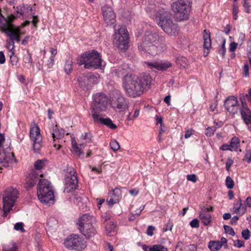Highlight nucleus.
Here are the masks:
<instances>
[{
  "label": "nucleus",
  "mask_w": 251,
  "mask_h": 251,
  "mask_svg": "<svg viewBox=\"0 0 251 251\" xmlns=\"http://www.w3.org/2000/svg\"><path fill=\"white\" fill-rule=\"evenodd\" d=\"M115 198V201H119L121 196V191L118 188H116L112 191L109 192V194Z\"/></svg>",
  "instance_id": "7c9ffc66"
},
{
  "label": "nucleus",
  "mask_w": 251,
  "mask_h": 251,
  "mask_svg": "<svg viewBox=\"0 0 251 251\" xmlns=\"http://www.w3.org/2000/svg\"><path fill=\"white\" fill-rule=\"evenodd\" d=\"M43 191L45 194H49V192H53L50 183L47 179H40L37 188V195Z\"/></svg>",
  "instance_id": "aec40b11"
},
{
  "label": "nucleus",
  "mask_w": 251,
  "mask_h": 251,
  "mask_svg": "<svg viewBox=\"0 0 251 251\" xmlns=\"http://www.w3.org/2000/svg\"><path fill=\"white\" fill-rule=\"evenodd\" d=\"M173 226L172 222L169 221L165 225V228L164 229V231H167L168 230H171Z\"/></svg>",
  "instance_id": "e2e57ef3"
},
{
  "label": "nucleus",
  "mask_w": 251,
  "mask_h": 251,
  "mask_svg": "<svg viewBox=\"0 0 251 251\" xmlns=\"http://www.w3.org/2000/svg\"><path fill=\"white\" fill-rule=\"evenodd\" d=\"M243 70L244 71V75L245 76H248L249 75V66L248 64H245L243 67Z\"/></svg>",
  "instance_id": "0e129e2a"
},
{
  "label": "nucleus",
  "mask_w": 251,
  "mask_h": 251,
  "mask_svg": "<svg viewBox=\"0 0 251 251\" xmlns=\"http://www.w3.org/2000/svg\"><path fill=\"white\" fill-rule=\"evenodd\" d=\"M7 47L10 52L14 51L15 47L14 41L10 40V41L7 43Z\"/></svg>",
  "instance_id": "49530a36"
},
{
  "label": "nucleus",
  "mask_w": 251,
  "mask_h": 251,
  "mask_svg": "<svg viewBox=\"0 0 251 251\" xmlns=\"http://www.w3.org/2000/svg\"><path fill=\"white\" fill-rule=\"evenodd\" d=\"M147 64L151 68H155L159 71H164L172 66V64L168 61L148 62Z\"/></svg>",
  "instance_id": "412c9836"
},
{
  "label": "nucleus",
  "mask_w": 251,
  "mask_h": 251,
  "mask_svg": "<svg viewBox=\"0 0 251 251\" xmlns=\"http://www.w3.org/2000/svg\"><path fill=\"white\" fill-rule=\"evenodd\" d=\"M104 20L108 24L114 23L116 15L111 7L104 6L102 8Z\"/></svg>",
  "instance_id": "a211bd4d"
},
{
  "label": "nucleus",
  "mask_w": 251,
  "mask_h": 251,
  "mask_svg": "<svg viewBox=\"0 0 251 251\" xmlns=\"http://www.w3.org/2000/svg\"><path fill=\"white\" fill-rule=\"evenodd\" d=\"M244 160L249 163L251 162V151H246Z\"/></svg>",
  "instance_id": "a18cd8bd"
},
{
  "label": "nucleus",
  "mask_w": 251,
  "mask_h": 251,
  "mask_svg": "<svg viewBox=\"0 0 251 251\" xmlns=\"http://www.w3.org/2000/svg\"><path fill=\"white\" fill-rule=\"evenodd\" d=\"M79 86L84 90H88L91 87L97 83V78L93 75H81L77 78Z\"/></svg>",
  "instance_id": "f8f14e48"
},
{
  "label": "nucleus",
  "mask_w": 251,
  "mask_h": 251,
  "mask_svg": "<svg viewBox=\"0 0 251 251\" xmlns=\"http://www.w3.org/2000/svg\"><path fill=\"white\" fill-rule=\"evenodd\" d=\"M194 133V130L193 129H188L186 131V133L184 135V137L186 139L190 137Z\"/></svg>",
  "instance_id": "bf43d9fd"
},
{
  "label": "nucleus",
  "mask_w": 251,
  "mask_h": 251,
  "mask_svg": "<svg viewBox=\"0 0 251 251\" xmlns=\"http://www.w3.org/2000/svg\"><path fill=\"white\" fill-rule=\"evenodd\" d=\"M187 179L189 181L195 183L197 181L196 176L194 174L188 175L186 176Z\"/></svg>",
  "instance_id": "603ef678"
},
{
  "label": "nucleus",
  "mask_w": 251,
  "mask_h": 251,
  "mask_svg": "<svg viewBox=\"0 0 251 251\" xmlns=\"http://www.w3.org/2000/svg\"><path fill=\"white\" fill-rule=\"evenodd\" d=\"M220 149L221 150H222L223 151H232V150H231L229 144V145L226 144H223L221 146Z\"/></svg>",
  "instance_id": "680f3d73"
},
{
  "label": "nucleus",
  "mask_w": 251,
  "mask_h": 251,
  "mask_svg": "<svg viewBox=\"0 0 251 251\" xmlns=\"http://www.w3.org/2000/svg\"><path fill=\"white\" fill-rule=\"evenodd\" d=\"M149 251H168V249L161 245H154L150 248Z\"/></svg>",
  "instance_id": "473e14b6"
},
{
  "label": "nucleus",
  "mask_w": 251,
  "mask_h": 251,
  "mask_svg": "<svg viewBox=\"0 0 251 251\" xmlns=\"http://www.w3.org/2000/svg\"><path fill=\"white\" fill-rule=\"evenodd\" d=\"M171 7L176 21L181 22L188 20L191 7L184 0H178L173 2Z\"/></svg>",
  "instance_id": "0eeeda50"
},
{
  "label": "nucleus",
  "mask_w": 251,
  "mask_h": 251,
  "mask_svg": "<svg viewBox=\"0 0 251 251\" xmlns=\"http://www.w3.org/2000/svg\"><path fill=\"white\" fill-rule=\"evenodd\" d=\"M155 230V227L152 226H148L147 234L150 236H152L153 234V231Z\"/></svg>",
  "instance_id": "864d4df0"
},
{
  "label": "nucleus",
  "mask_w": 251,
  "mask_h": 251,
  "mask_svg": "<svg viewBox=\"0 0 251 251\" xmlns=\"http://www.w3.org/2000/svg\"><path fill=\"white\" fill-rule=\"evenodd\" d=\"M17 190L13 188H7L3 198V216L6 217L8 212L12 209L17 198Z\"/></svg>",
  "instance_id": "9d476101"
},
{
  "label": "nucleus",
  "mask_w": 251,
  "mask_h": 251,
  "mask_svg": "<svg viewBox=\"0 0 251 251\" xmlns=\"http://www.w3.org/2000/svg\"><path fill=\"white\" fill-rule=\"evenodd\" d=\"M237 98L234 96L228 97L224 102V105L226 109L231 114L234 115L236 113L238 110Z\"/></svg>",
  "instance_id": "4468645a"
},
{
  "label": "nucleus",
  "mask_w": 251,
  "mask_h": 251,
  "mask_svg": "<svg viewBox=\"0 0 251 251\" xmlns=\"http://www.w3.org/2000/svg\"><path fill=\"white\" fill-rule=\"evenodd\" d=\"M95 218L89 214L82 215L78 219L77 225L79 229L86 238H90L97 233V231L93 226Z\"/></svg>",
  "instance_id": "423d86ee"
},
{
  "label": "nucleus",
  "mask_w": 251,
  "mask_h": 251,
  "mask_svg": "<svg viewBox=\"0 0 251 251\" xmlns=\"http://www.w3.org/2000/svg\"><path fill=\"white\" fill-rule=\"evenodd\" d=\"M128 33L126 28L124 26H120L118 29H115L113 44L115 46L123 50L128 48Z\"/></svg>",
  "instance_id": "6e6552de"
},
{
  "label": "nucleus",
  "mask_w": 251,
  "mask_h": 251,
  "mask_svg": "<svg viewBox=\"0 0 251 251\" xmlns=\"http://www.w3.org/2000/svg\"><path fill=\"white\" fill-rule=\"evenodd\" d=\"M50 132L53 141V147L56 148L57 151H58L62 147L61 142H60L59 140L64 137V130L62 128H58L57 125H55L52 126V129Z\"/></svg>",
  "instance_id": "ddd939ff"
},
{
  "label": "nucleus",
  "mask_w": 251,
  "mask_h": 251,
  "mask_svg": "<svg viewBox=\"0 0 251 251\" xmlns=\"http://www.w3.org/2000/svg\"><path fill=\"white\" fill-rule=\"evenodd\" d=\"M234 246L238 248H241L244 246V242L240 240H236L234 242Z\"/></svg>",
  "instance_id": "6e6d98bb"
},
{
  "label": "nucleus",
  "mask_w": 251,
  "mask_h": 251,
  "mask_svg": "<svg viewBox=\"0 0 251 251\" xmlns=\"http://www.w3.org/2000/svg\"><path fill=\"white\" fill-rule=\"evenodd\" d=\"M203 38L204 40L203 47L205 49H207L208 50L211 46L210 33L209 30L205 29L203 31Z\"/></svg>",
  "instance_id": "b1692460"
},
{
  "label": "nucleus",
  "mask_w": 251,
  "mask_h": 251,
  "mask_svg": "<svg viewBox=\"0 0 251 251\" xmlns=\"http://www.w3.org/2000/svg\"><path fill=\"white\" fill-rule=\"evenodd\" d=\"M218 104V102L216 100H213L211 103L210 105V109L211 111H214L215 109L216 108Z\"/></svg>",
  "instance_id": "4d7b16f0"
},
{
  "label": "nucleus",
  "mask_w": 251,
  "mask_h": 251,
  "mask_svg": "<svg viewBox=\"0 0 251 251\" xmlns=\"http://www.w3.org/2000/svg\"><path fill=\"white\" fill-rule=\"evenodd\" d=\"M77 63L79 65L84 64V68L88 69H99L102 66V60L100 53L94 50L81 54L78 57Z\"/></svg>",
  "instance_id": "20e7f679"
},
{
  "label": "nucleus",
  "mask_w": 251,
  "mask_h": 251,
  "mask_svg": "<svg viewBox=\"0 0 251 251\" xmlns=\"http://www.w3.org/2000/svg\"><path fill=\"white\" fill-rule=\"evenodd\" d=\"M29 137L33 142V150L35 152H38L42 146V136L37 125L30 128Z\"/></svg>",
  "instance_id": "9b49d317"
},
{
  "label": "nucleus",
  "mask_w": 251,
  "mask_h": 251,
  "mask_svg": "<svg viewBox=\"0 0 251 251\" xmlns=\"http://www.w3.org/2000/svg\"><path fill=\"white\" fill-rule=\"evenodd\" d=\"M208 247L211 251H218L222 248V243L219 241H211Z\"/></svg>",
  "instance_id": "bb28decb"
},
{
  "label": "nucleus",
  "mask_w": 251,
  "mask_h": 251,
  "mask_svg": "<svg viewBox=\"0 0 251 251\" xmlns=\"http://www.w3.org/2000/svg\"><path fill=\"white\" fill-rule=\"evenodd\" d=\"M246 125L251 124L250 126L248 127L249 129L251 131V114H249L248 117L243 120Z\"/></svg>",
  "instance_id": "13d9d810"
},
{
  "label": "nucleus",
  "mask_w": 251,
  "mask_h": 251,
  "mask_svg": "<svg viewBox=\"0 0 251 251\" xmlns=\"http://www.w3.org/2000/svg\"><path fill=\"white\" fill-rule=\"evenodd\" d=\"M164 38L160 37L156 33L147 31L142 39V43L138 46L141 53H148L155 55L166 49Z\"/></svg>",
  "instance_id": "f03ea898"
},
{
  "label": "nucleus",
  "mask_w": 251,
  "mask_h": 251,
  "mask_svg": "<svg viewBox=\"0 0 251 251\" xmlns=\"http://www.w3.org/2000/svg\"><path fill=\"white\" fill-rule=\"evenodd\" d=\"M143 79L138 75L127 74L123 79V87L125 92L128 97L136 98L141 96L145 89V85L151 82V77L148 75L143 76Z\"/></svg>",
  "instance_id": "f257e3e1"
},
{
  "label": "nucleus",
  "mask_w": 251,
  "mask_h": 251,
  "mask_svg": "<svg viewBox=\"0 0 251 251\" xmlns=\"http://www.w3.org/2000/svg\"><path fill=\"white\" fill-rule=\"evenodd\" d=\"M38 197L39 200L42 203L50 206L54 203V196L53 192H49V194H45V193L42 190L41 193H38Z\"/></svg>",
  "instance_id": "6ab92c4d"
},
{
  "label": "nucleus",
  "mask_w": 251,
  "mask_h": 251,
  "mask_svg": "<svg viewBox=\"0 0 251 251\" xmlns=\"http://www.w3.org/2000/svg\"><path fill=\"white\" fill-rule=\"evenodd\" d=\"M246 112L244 111L243 110H241V114L243 120L248 117V114H251V111L249 108H246Z\"/></svg>",
  "instance_id": "09e8293b"
},
{
  "label": "nucleus",
  "mask_w": 251,
  "mask_h": 251,
  "mask_svg": "<svg viewBox=\"0 0 251 251\" xmlns=\"http://www.w3.org/2000/svg\"><path fill=\"white\" fill-rule=\"evenodd\" d=\"M47 65L49 68H52L54 65V58L50 57L49 60L47 62Z\"/></svg>",
  "instance_id": "69168bd1"
},
{
  "label": "nucleus",
  "mask_w": 251,
  "mask_h": 251,
  "mask_svg": "<svg viewBox=\"0 0 251 251\" xmlns=\"http://www.w3.org/2000/svg\"><path fill=\"white\" fill-rule=\"evenodd\" d=\"M19 27L15 28L14 26L9 31L6 33L11 41H16L17 43L20 41V33Z\"/></svg>",
  "instance_id": "5701e85b"
},
{
  "label": "nucleus",
  "mask_w": 251,
  "mask_h": 251,
  "mask_svg": "<svg viewBox=\"0 0 251 251\" xmlns=\"http://www.w3.org/2000/svg\"><path fill=\"white\" fill-rule=\"evenodd\" d=\"M243 6L244 8V11L245 12H246V13L250 12V11H251L250 8L251 7V5H250L248 2H243Z\"/></svg>",
  "instance_id": "5fc2aeb1"
},
{
  "label": "nucleus",
  "mask_w": 251,
  "mask_h": 251,
  "mask_svg": "<svg viewBox=\"0 0 251 251\" xmlns=\"http://www.w3.org/2000/svg\"><path fill=\"white\" fill-rule=\"evenodd\" d=\"M158 25L165 32L171 36H176L178 34L179 27L174 23L170 12L164 9L157 12Z\"/></svg>",
  "instance_id": "7ed1b4c3"
},
{
  "label": "nucleus",
  "mask_w": 251,
  "mask_h": 251,
  "mask_svg": "<svg viewBox=\"0 0 251 251\" xmlns=\"http://www.w3.org/2000/svg\"><path fill=\"white\" fill-rule=\"evenodd\" d=\"M93 99L90 110L93 119L97 118V117L102 115L101 113L106 110L108 98L104 93H99L93 95Z\"/></svg>",
  "instance_id": "39448f33"
},
{
  "label": "nucleus",
  "mask_w": 251,
  "mask_h": 251,
  "mask_svg": "<svg viewBox=\"0 0 251 251\" xmlns=\"http://www.w3.org/2000/svg\"><path fill=\"white\" fill-rule=\"evenodd\" d=\"M16 162L14 153L12 152L5 153L0 151V163H3L2 166L7 167L10 164Z\"/></svg>",
  "instance_id": "f3484780"
},
{
  "label": "nucleus",
  "mask_w": 251,
  "mask_h": 251,
  "mask_svg": "<svg viewBox=\"0 0 251 251\" xmlns=\"http://www.w3.org/2000/svg\"><path fill=\"white\" fill-rule=\"evenodd\" d=\"M214 130L212 129L211 127H208L206 129L205 134L207 136H211L212 135L214 134Z\"/></svg>",
  "instance_id": "774afa93"
},
{
  "label": "nucleus",
  "mask_w": 251,
  "mask_h": 251,
  "mask_svg": "<svg viewBox=\"0 0 251 251\" xmlns=\"http://www.w3.org/2000/svg\"><path fill=\"white\" fill-rule=\"evenodd\" d=\"M181 247V251H197V247L195 245L184 246L182 242L177 243L176 247Z\"/></svg>",
  "instance_id": "cd10ccee"
},
{
  "label": "nucleus",
  "mask_w": 251,
  "mask_h": 251,
  "mask_svg": "<svg viewBox=\"0 0 251 251\" xmlns=\"http://www.w3.org/2000/svg\"><path fill=\"white\" fill-rule=\"evenodd\" d=\"M46 160H37L34 163V166L37 170L42 169L45 166Z\"/></svg>",
  "instance_id": "f704fd0d"
},
{
  "label": "nucleus",
  "mask_w": 251,
  "mask_h": 251,
  "mask_svg": "<svg viewBox=\"0 0 251 251\" xmlns=\"http://www.w3.org/2000/svg\"><path fill=\"white\" fill-rule=\"evenodd\" d=\"M16 250L17 246L15 243H11L3 247V251H16Z\"/></svg>",
  "instance_id": "72a5a7b5"
},
{
  "label": "nucleus",
  "mask_w": 251,
  "mask_h": 251,
  "mask_svg": "<svg viewBox=\"0 0 251 251\" xmlns=\"http://www.w3.org/2000/svg\"><path fill=\"white\" fill-rule=\"evenodd\" d=\"M110 146L111 147V149L114 151H118L120 148L119 143L115 139L112 140L110 142Z\"/></svg>",
  "instance_id": "e433bc0d"
},
{
  "label": "nucleus",
  "mask_w": 251,
  "mask_h": 251,
  "mask_svg": "<svg viewBox=\"0 0 251 251\" xmlns=\"http://www.w3.org/2000/svg\"><path fill=\"white\" fill-rule=\"evenodd\" d=\"M81 137L83 139H88L91 141L92 135L90 133H85L84 135L82 134Z\"/></svg>",
  "instance_id": "338daca9"
},
{
  "label": "nucleus",
  "mask_w": 251,
  "mask_h": 251,
  "mask_svg": "<svg viewBox=\"0 0 251 251\" xmlns=\"http://www.w3.org/2000/svg\"><path fill=\"white\" fill-rule=\"evenodd\" d=\"M14 229L16 230H20L21 232H24L25 231L24 228V224L22 222L16 223L14 226Z\"/></svg>",
  "instance_id": "a19ab883"
},
{
  "label": "nucleus",
  "mask_w": 251,
  "mask_h": 251,
  "mask_svg": "<svg viewBox=\"0 0 251 251\" xmlns=\"http://www.w3.org/2000/svg\"><path fill=\"white\" fill-rule=\"evenodd\" d=\"M240 145V141L238 137H233L230 143V146L232 151H237Z\"/></svg>",
  "instance_id": "c85d7f7f"
},
{
  "label": "nucleus",
  "mask_w": 251,
  "mask_h": 251,
  "mask_svg": "<svg viewBox=\"0 0 251 251\" xmlns=\"http://www.w3.org/2000/svg\"><path fill=\"white\" fill-rule=\"evenodd\" d=\"M72 69L73 61L71 58H69L65 62L64 65V71L67 75H69L71 73Z\"/></svg>",
  "instance_id": "c756f323"
},
{
  "label": "nucleus",
  "mask_w": 251,
  "mask_h": 251,
  "mask_svg": "<svg viewBox=\"0 0 251 251\" xmlns=\"http://www.w3.org/2000/svg\"><path fill=\"white\" fill-rule=\"evenodd\" d=\"M23 61L25 63L29 64L30 66H33L31 54L29 52V51H27V53L24 55Z\"/></svg>",
  "instance_id": "2f4dec72"
},
{
  "label": "nucleus",
  "mask_w": 251,
  "mask_h": 251,
  "mask_svg": "<svg viewBox=\"0 0 251 251\" xmlns=\"http://www.w3.org/2000/svg\"><path fill=\"white\" fill-rule=\"evenodd\" d=\"M64 245L69 250L77 251H82L87 246L84 238L77 234L69 236L64 240Z\"/></svg>",
  "instance_id": "1a4fd4ad"
},
{
  "label": "nucleus",
  "mask_w": 251,
  "mask_h": 251,
  "mask_svg": "<svg viewBox=\"0 0 251 251\" xmlns=\"http://www.w3.org/2000/svg\"><path fill=\"white\" fill-rule=\"evenodd\" d=\"M225 44L226 40H224L223 41V43L221 45V49L219 50V53L222 55L223 58L224 57L226 51Z\"/></svg>",
  "instance_id": "79ce46f5"
},
{
  "label": "nucleus",
  "mask_w": 251,
  "mask_h": 251,
  "mask_svg": "<svg viewBox=\"0 0 251 251\" xmlns=\"http://www.w3.org/2000/svg\"><path fill=\"white\" fill-rule=\"evenodd\" d=\"M10 61L13 66L16 65L18 63V58L16 56L14 55V52H10Z\"/></svg>",
  "instance_id": "58836bf2"
},
{
  "label": "nucleus",
  "mask_w": 251,
  "mask_h": 251,
  "mask_svg": "<svg viewBox=\"0 0 251 251\" xmlns=\"http://www.w3.org/2000/svg\"><path fill=\"white\" fill-rule=\"evenodd\" d=\"M4 21L3 23H0V29L6 34L14 25L5 19H4Z\"/></svg>",
  "instance_id": "393cba45"
},
{
  "label": "nucleus",
  "mask_w": 251,
  "mask_h": 251,
  "mask_svg": "<svg viewBox=\"0 0 251 251\" xmlns=\"http://www.w3.org/2000/svg\"><path fill=\"white\" fill-rule=\"evenodd\" d=\"M93 121L95 123L105 125L111 129H116L117 128V126L110 118H103L102 115L97 117V118H93Z\"/></svg>",
  "instance_id": "4be33fe9"
},
{
  "label": "nucleus",
  "mask_w": 251,
  "mask_h": 251,
  "mask_svg": "<svg viewBox=\"0 0 251 251\" xmlns=\"http://www.w3.org/2000/svg\"><path fill=\"white\" fill-rule=\"evenodd\" d=\"M78 181L76 176L73 175L65 178L64 191L67 193L75 190L77 188Z\"/></svg>",
  "instance_id": "2eb2a0df"
},
{
  "label": "nucleus",
  "mask_w": 251,
  "mask_h": 251,
  "mask_svg": "<svg viewBox=\"0 0 251 251\" xmlns=\"http://www.w3.org/2000/svg\"><path fill=\"white\" fill-rule=\"evenodd\" d=\"M226 186L228 189H232L233 188L234 183L232 179L229 176H227L226 180Z\"/></svg>",
  "instance_id": "4c0bfd02"
},
{
  "label": "nucleus",
  "mask_w": 251,
  "mask_h": 251,
  "mask_svg": "<svg viewBox=\"0 0 251 251\" xmlns=\"http://www.w3.org/2000/svg\"><path fill=\"white\" fill-rule=\"evenodd\" d=\"M242 237L245 240H248L250 237V232L248 229L243 230L242 232Z\"/></svg>",
  "instance_id": "de8ad7c7"
},
{
  "label": "nucleus",
  "mask_w": 251,
  "mask_h": 251,
  "mask_svg": "<svg viewBox=\"0 0 251 251\" xmlns=\"http://www.w3.org/2000/svg\"><path fill=\"white\" fill-rule=\"evenodd\" d=\"M242 205L241 200L240 198L239 200V201L237 203H234L233 209L234 212L238 213H240V208H241V206Z\"/></svg>",
  "instance_id": "ea45409f"
},
{
  "label": "nucleus",
  "mask_w": 251,
  "mask_h": 251,
  "mask_svg": "<svg viewBox=\"0 0 251 251\" xmlns=\"http://www.w3.org/2000/svg\"><path fill=\"white\" fill-rule=\"evenodd\" d=\"M74 152L79 156L80 157L83 155V152L81 150V149L78 146L76 147H75L73 148Z\"/></svg>",
  "instance_id": "3c124183"
},
{
  "label": "nucleus",
  "mask_w": 251,
  "mask_h": 251,
  "mask_svg": "<svg viewBox=\"0 0 251 251\" xmlns=\"http://www.w3.org/2000/svg\"><path fill=\"white\" fill-rule=\"evenodd\" d=\"M116 225L113 222H110L106 226V230L108 234L114 231L116 228Z\"/></svg>",
  "instance_id": "c9c22d12"
},
{
  "label": "nucleus",
  "mask_w": 251,
  "mask_h": 251,
  "mask_svg": "<svg viewBox=\"0 0 251 251\" xmlns=\"http://www.w3.org/2000/svg\"><path fill=\"white\" fill-rule=\"evenodd\" d=\"M213 208L212 206L209 207H205L203 206L200 212L199 217L202 223L205 226L208 225L211 222V216L209 213V212L213 211Z\"/></svg>",
  "instance_id": "dca6fc26"
},
{
  "label": "nucleus",
  "mask_w": 251,
  "mask_h": 251,
  "mask_svg": "<svg viewBox=\"0 0 251 251\" xmlns=\"http://www.w3.org/2000/svg\"><path fill=\"white\" fill-rule=\"evenodd\" d=\"M127 107V101L123 97L117 99L116 107L121 110H125Z\"/></svg>",
  "instance_id": "a878e982"
},
{
  "label": "nucleus",
  "mask_w": 251,
  "mask_h": 251,
  "mask_svg": "<svg viewBox=\"0 0 251 251\" xmlns=\"http://www.w3.org/2000/svg\"><path fill=\"white\" fill-rule=\"evenodd\" d=\"M224 227L225 232L226 233H228L232 236H234L235 235V232L234 231V230L231 226H229L225 225Z\"/></svg>",
  "instance_id": "37998d69"
},
{
  "label": "nucleus",
  "mask_w": 251,
  "mask_h": 251,
  "mask_svg": "<svg viewBox=\"0 0 251 251\" xmlns=\"http://www.w3.org/2000/svg\"><path fill=\"white\" fill-rule=\"evenodd\" d=\"M238 44L235 42H232L229 46V50L231 52H233L235 50L237 47Z\"/></svg>",
  "instance_id": "052dcab7"
},
{
  "label": "nucleus",
  "mask_w": 251,
  "mask_h": 251,
  "mask_svg": "<svg viewBox=\"0 0 251 251\" xmlns=\"http://www.w3.org/2000/svg\"><path fill=\"white\" fill-rule=\"evenodd\" d=\"M190 226L193 228H198L199 227V221L198 219H193L190 223Z\"/></svg>",
  "instance_id": "8fccbe9b"
},
{
  "label": "nucleus",
  "mask_w": 251,
  "mask_h": 251,
  "mask_svg": "<svg viewBox=\"0 0 251 251\" xmlns=\"http://www.w3.org/2000/svg\"><path fill=\"white\" fill-rule=\"evenodd\" d=\"M119 201H115V198L108 194V197L106 200L107 202L110 206H112L114 204L117 203Z\"/></svg>",
  "instance_id": "c03bdc74"
}]
</instances>
